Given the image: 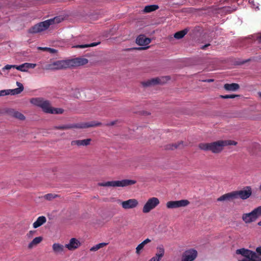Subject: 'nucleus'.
<instances>
[{"label":"nucleus","mask_w":261,"mask_h":261,"mask_svg":"<svg viewBox=\"0 0 261 261\" xmlns=\"http://www.w3.org/2000/svg\"><path fill=\"white\" fill-rule=\"evenodd\" d=\"M118 203L125 210L134 209L139 206V201L135 198L128 199L126 200H119Z\"/></svg>","instance_id":"9d476101"},{"label":"nucleus","mask_w":261,"mask_h":261,"mask_svg":"<svg viewBox=\"0 0 261 261\" xmlns=\"http://www.w3.org/2000/svg\"><path fill=\"white\" fill-rule=\"evenodd\" d=\"M81 243L78 239L75 238H72L70 239L69 243L66 244L65 245V247H66L68 250L73 251L78 248L81 246Z\"/></svg>","instance_id":"2eb2a0df"},{"label":"nucleus","mask_w":261,"mask_h":261,"mask_svg":"<svg viewBox=\"0 0 261 261\" xmlns=\"http://www.w3.org/2000/svg\"><path fill=\"white\" fill-rule=\"evenodd\" d=\"M188 31V30L187 29H185L182 31L177 32L174 34V37L177 39H181L187 34Z\"/></svg>","instance_id":"bb28decb"},{"label":"nucleus","mask_w":261,"mask_h":261,"mask_svg":"<svg viewBox=\"0 0 261 261\" xmlns=\"http://www.w3.org/2000/svg\"><path fill=\"white\" fill-rule=\"evenodd\" d=\"M197 256V252L195 249H189L185 251L182 255L181 261H193Z\"/></svg>","instance_id":"4468645a"},{"label":"nucleus","mask_w":261,"mask_h":261,"mask_svg":"<svg viewBox=\"0 0 261 261\" xmlns=\"http://www.w3.org/2000/svg\"><path fill=\"white\" fill-rule=\"evenodd\" d=\"M224 88L227 91H235L239 89V85L236 83L226 84Z\"/></svg>","instance_id":"b1692460"},{"label":"nucleus","mask_w":261,"mask_h":261,"mask_svg":"<svg viewBox=\"0 0 261 261\" xmlns=\"http://www.w3.org/2000/svg\"><path fill=\"white\" fill-rule=\"evenodd\" d=\"M190 202L186 199H182L176 201H169L166 204V207L169 209L176 208L181 207H185L188 205Z\"/></svg>","instance_id":"f8f14e48"},{"label":"nucleus","mask_w":261,"mask_h":261,"mask_svg":"<svg viewBox=\"0 0 261 261\" xmlns=\"http://www.w3.org/2000/svg\"><path fill=\"white\" fill-rule=\"evenodd\" d=\"M160 201L158 198L152 197L148 198L142 207V212L144 214H148L155 209L159 204Z\"/></svg>","instance_id":"6e6552de"},{"label":"nucleus","mask_w":261,"mask_h":261,"mask_svg":"<svg viewBox=\"0 0 261 261\" xmlns=\"http://www.w3.org/2000/svg\"><path fill=\"white\" fill-rule=\"evenodd\" d=\"M208 45H209V44H206V45H203V46L201 47V48H202V49H204L206 47L208 46Z\"/></svg>","instance_id":"09e8293b"},{"label":"nucleus","mask_w":261,"mask_h":261,"mask_svg":"<svg viewBox=\"0 0 261 261\" xmlns=\"http://www.w3.org/2000/svg\"><path fill=\"white\" fill-rule=\"evenodd\" d=\"M9 95L8 90H3L0 91V96Z\"/></svg>","instance_id":"58836bf2"},{"label":"nucleus","mask_w":261,"mask_h":261,"mask_svg":"<svg viewBox=\"0 0 261 261\" xmlns=\"http://www.w3.org/2000/svg\"><path fill=\"white\" fill-rule=\"evenodd\" d=\"M46 222V218L45 216H40L39 217L36 221H35L33 224V226L34 228H37L43 224H44Z\"/></svg>","instance_id":"412c9836"},{"label":"nucleus","mask_w":261,"mask_h":261,"mask_svg":"<svg viewBox=\"0 0 261 261\" xmlns=\"http://www.w3.org/2000/svg\"><path fill=\"white\" fill-rule=\"evenodd\" d=\"M36 66V64L24 63L20 65H16V69L22 72H28L30 68L33 69Z\"/></svg>","instance_id":"6ab92c4d"},{"label":"nucleus","mask_w":261,"mask_h":261,"mask_svg":"<svg viewBox=\"0 0 261 261\" xmlns=\"http://www.w3.org/2000/svg\"><path fill=\"white\" fill-rule=\"evenodd\" d=\"M237 142L232 140H219L211 143V151L213 153L221 152L224 146L228 145H236Z\"/></svg>","instance_id":"423d86ee"},{"label":"nucleus","mask_w":261,"mask_h":261,"mask_svg":"<svg viewBox=\"0 0 261 261\" xmlns=\"http://www.w3.org/2000/svg\"><path fill=\"white\" fill-rule=\"evenodd\" d=\"M213 81H214L213 79H208V80H206L204 81V82H208V83L212 82Z\"/></svg>","instance_id":"49530a36"},{"label":"nucleus","mask_w":261,"mask_h":261,"mask_svg":"<svg viewBox=\"0 0 261 261\" xmlns=\"http://www.w3.org/2000/svg\"><path fill=\"white\" fill-rule=\"evenodd\" d=\"M184 147V144L182 142H179L174 144H172L169 149H174L176 148H181Z\"/></svg>","instance_id":"7c9ffc66"},{"label":"nucleus","mask_w":261,"mask_h":261,"mask_svg":"<svg viewBox=\"0 0 261 261\" xmlns=\"http://www.w3.org/2000/svg\"><path fill=\"white\" fill-rule=\"evenodd\" d=\"M150 42L151 40L149 38H147L145 36H139L136 40V42L138 45L142 46V47H138L137 49L141 50L148 48L149 46L148 45L150 43Z\"/></svg>","instance_id":"ddd939ff"},{"label":"nucleus","mask_w":261,"mask_h":261,"mask_svg":"<svg viewBox=\"0 0 261 261\" xmlns=\"http://www.w3.org/2000/svg\"><path fill=\"white\" fill-rule=\"evenodd\" d=\"M157 252L155 256L161 259L165 253V249L163 245H160L156 247Z\"/></svg>","instance_id":"393cba45"},{"label":"nucleus","mask_w":261,"mask_h":261,"mask_svg":"<svg viewBox=\"0 0 261 261\" xmlns=\"http://www.w3.org/2000/svg\"><path fill=\"white\" fill-rule=\"evenodd\" d=\"M136 183V181L135 180L122 179L121 180H112L101 182L99 183L98 185L102 187H124L134 185Z\"/></svg>","instance_id":"39448f33"},{"label":"nucleus","mask_w":261,"mask_h":261,"mask_svg":"<svg viewBox=\"0 0 261 261\" xmlns=\"http://www.w3.org/2000/svg\"><path fill=\"white\" fill-rule=\"evenodd\" d=\"M98 44H99V42L92 43L91 44H83V45H79L75 46V47L76 48H86V47H88L95 46H96L97 45H98Z\"/></svg>","instance_id":"473e14b6"},{"label":"nucleus","mask_w":261,"mask_h":261,"mask_svg":"<svg viewBox=\"0 0 261 261\" xmlns=\"http://www.w3.org/2000/svg\"><path fill=\"white\" fill-rule=\"evenodd\" d=\"M72 60H59L46 64L44 67L46 70H57L69 68L73 65Z\"/></svg>","instance_id":"7ed1b4c3"},{"label":"nucleus","mask_w":261,"mask_h":261,"mask_svg":"<svg viewBox=\"0 0 261 261\" xmlns=\"http://www.w3.org/2000/svg\"><path fill=\"white\" fill-rule=\"evenodd\" d=\"M108 244V243H100L99 244H97L93 247H91L90 249V251H96L98 250V249L105 247Z\"/></svg>","instance_id":"c85d7f7f"},{"label":"nucleus","mask_w":261,"mask_h":261,"mask_svg":"<svg viewBox=\"0 0 261 261\" xmlns=\"http://www.w3.org/2000/svg\"><path fill=\"white\" fill-rule=\"evenodd\" d=\"M100 123H95L94 122H86L81 124H66V125H60L58 126H56V128L57 129H69L72 128H87L90 127H93L96 126L100 125Z\"/></svg>","instance_id":"1a4fd4ad"},{"label":"nucleus","mask_w":261,"mask_h":261,"mask_svg":"<svg viewBox=\"0 0 261 261\" xmlns=\"http://www.w3.org/2000/svg\"><path fill=\"white\" fill-rule=\"evenodd\" d=\"M47 51L51 54H54L57 53V50H56L55 49H54V48H51L48 47V49H47Z\"/></svg>","instance_id":"ea45409f"},{"label":"nucleus","mask_w":261,"mask_h":261,"mask_svg":"<svg viewBox=\"0 0 261 261\" xmlns=\"http://www.w3.org/2000/svg\"><path fill=\"white\" fill-rule=\"evenodd\" d=\"M42 237H38L34 238L28 245V248L31 249L39 244L42 241Z\"/></svg>","instance_id":"a878e982"},{"label":"nucleus","mask_w":261,"mask_h":261,"mask_svg":"<svg viewBox=\"0 0 261 261\" xmlns=\"http://www.w3.org/2000/svg\"><path fill=\"white\" fill-rule=\"evenodd\" d=\"M258 225L261 226V221L258 222Z\"/></svg>","instance_id":"603ef678"},{"label":"nucleus","mask_w":261,"mask_h":261,"mask_svg":"<svg viewBox=\"0 0 261 261\" xmlns=\"http://www.w3.org/2000/svg\"><path fill=\"white\" fill-rule=\"evenodd\" d=\"M251 7L255 10L258 9L259 4L258 0H248Z\"/></svg>","instance_id":"2f4dec72"},{"label":"nucleus","mask_w":261,"mask_h":261,"mask_svg":"<svg viewBox=\"0 0 261 261\" xmlns=\"http://www.w3.org/2000/svg\"><path fill=\"white\" fill-rule=\"evenodd\" d=\"M234 192L236 199L240 198L242 200H245L251 195L252 189L251 187L247 186L242 190Z\"/></svg>","instance_id":"9b49d317"},{"label":"nucleus","mask_w":261,"mask_h":261,"mask_svg":"<svg viewBox=\"0 0 261 261\" xmlns=\"http://www.w3.org/2000/svg\"><path fill=\"white\" fill-rule=\"evenodd\" d=\"M65 246L60 243H56L53 244L52 249L56 254H63L65 253Z\"/></svg>","instance_id":"a211bd4d"},{"label":"nucleus","mask_w":261,"mask_h":261,"mask_svg":"<svg viewBox=\"0 0 261 261\" xmlns=\"http://www.w3.org/2000/svg\"><path fill=\"white\" fill-rule=\"evenodd\" d=\"M260 216L261 206H259L250 213L243 214L242 218L245 223L249 224L255 221Z\"/></svg>","instance_id":"0eeeda50"},{"label":"nucleus","mask_w":261,"mask_h":261,"mask_svg":"<svg viewBox=\"0 0 261 261\" xmlns=\"http://www.w3.org/2000/svg\"><path fill=\"white\" fill-rule=\"evenodd\" d=\"M9 113L13 117L20 120H23L25 118V116L21 113L14 110H10Z\"/></svg>","instance_id":"5701e85b"},{"label":"nucleus","mask_w":261,"mask_h":261,"mask_svg":"<svg viewBox=\"0 0 261 261\" xmlns=\"http://www.w3.org/2000/svg\"><path fill=\"white\" fill-rule=\"evenodd\" d=\"M16 85L18 86L17 88H20L21 91L22 92L24 89L23 85L19 82H16Z\"/></svg>","instance_id":"a19ab883"},{"label":"nucleus","mask_w":261,"mask_h":261,"mask_svg":"<svg viewBox=\"0 0 261 261\" xmlns=\"http://www.w3.org/2000/svg\"><path fill=\"white\" fill-rule=\"evenodd\" d=\"M238 95L235 94H230V95H221L220 97L223 99H227V98H234L236 97H238Z\"/></svg>","instance_id":"e433bc0d"},{"label":"nucleus","mask_w":261,"mask_h":261,"mask_svg":"<svg viewBox=\"0 0 261 261\" xmlns=\"http://www.w3.org/2000/svg\"><path fill=\"white\" fill-rule=\"evenodd\" d=\"M199 147L203 150L211 151V143H200L199 145Z\"/></svg>","instance_id":"c756f323"},{"label":"nucleus","mask_w":261,"mask_h":261,"mask_svg":"<svg viewBox=\"0 0 261 261\" xmlns=\"http://www.w3.org/2000/svg\"><path fill=\"white\" fill-rule=\"evenodd\" d=\"M259 188L260 190H261V185H260V186H259Z\"/></svg>","instance_id":"864d4df0"},{"label":"nucleus","mask_w":261,"mask_h":261,"mask_svg":"<svg viewBox=\"0 0 261 261\" xmlns=\"http://www.w3.org/2000/svg\"><path fill=\"white\" fill-rule=\"evenodd\" d=\"M57 196V195L53 194H47L44 196V198L48 200H50Z\"/></svg>","instance_id":"f704fd0d"},{"label":"nucleus","mask_w":261,"mask_h":261,"mask_svg":"<svg viewBox=\"0 0 261 261\" xmlns=\"http://www.w3.org/2000/svg\"><path fill=\"white\" fill-rule=\"evenodd\" d=\"M252 37L254 41H257L259 43H261V34H258L254 35Z\"/></svg>","instance_id":"c9c22d12"},{"label":"nucleus","mask_w":261,"mask_h":261,"mask_svg":"<svg viewBox=\"0 0 261 261\" xmlns=\"http://www.w3.org/2000/svg\"><path fill=\"white\" fill-rule=\"evenodd\" d=\"M235 199L236 198L234 192L232 191L221 195L217 198V201L219 202H229Z\"/></svg>","instance_id":"f3484780"},{"label":"nucleus","mask_w":261,"mask_h":261,"mask_svg":"<svg viewBox=\"0 0 261 261\" xmlns=\"http://www.w3.org/2000/svg\"><path fill=\"white\" fill-rule=\"evenodd\" d=\"M256 251L258 253L261 255V246L257 247Z\"/></svg>","instance_id":"c03bdc74"},{"label":"nucleus","mask_w":261,"mask_h":261,"mask_svg":"<svg viewBox=\"0 0 261 261\" xmlns=\"http://www.w3.org/2000/svg\"><path fill=\"white\" fill-rule=\"evenodd\" d=\"M114 124H115L114 122H112L110 124V125H114Z\"/></svg>","instance_id":"8fccbe9b"},{"label":"nucleus","mask_w":261,"mask_h":261,"mask_svg":"<svg viewBox=\"0 0 261 261\" xmlns=\"http://www.w3.org/2000/svg\"><path fill=\"white\" fill-rule=\"evenodd\" d=\"M167 77L162 78H154L144 81L142 83V84L144 87H149L156 85L157 84H163L164 83V79H167Z\"/></svg>","instance_id":"dca6fc26"},{"label":"nucleus","mask_w":261,"mask_h":261,"mask_svg":"<svg viewBox=\"0 0 261 261\" xmlns=\"http://www.w3.org/2000/svg\"><path fill=\"white\" fill-rule=\"evenodd\" d=\"M16 65H9L7 64L6 66H5L3 68L2 70L5 71V70H10L12 68H15L16 69Z\"/></svg>","instance_id":"4c0bfd02"},{"label":"nucleus","mask_w":261,"mask_h":261,"mask_svg":"<svg viewBox=\"0 0 261 261\" xmlns=\"http://www.w3.org/2000/svg\"><path fill=\"white\" fill-rule=\"evenodd\" d=\"M158 8V6L156 5H148L145 7L143 11L145 13H149L157 10Z\"/></svg>","instance_id":"cd10ccee"},{"label":"nucleus","mask_w":261,"mask_h":261,"mask_svg":"<svg viewBox=\"0 0 261 261\" xmlns=\"http://www.w3.org/2000/svg\"><path fill=\"white\" fill-rule=\"evenodd\" d=\"M83 64L87 63V59H82Z\"/></svg>","instance_id":"de8ad7c7"},{"label":"nucleus","mask_w":261,"mask_h":261,"mask_svg":"<svg viewBox=\"0 0 261 261\" xmlns=\"http://www.w3.org/2000/svg\"><path fill=\"white\" fill-rule=\"evenodd\" d=\"M9 95H16L21 92L20 88H15L14 89H8Z\"/></svg>","instance_id":"72a5a7b5"},{"label":"nucleus","mask_w":261,"mask_h":261,"mask_svg":"<svg viewBox=\"0 0 261 261\" xmlns=\"http://www.w3.org/2000/svg\"><path fill=\"white\" fill-rule=\"evenodd\" d=\"M238 255H241L245 258L241 259L238 257V261H261V257L258 256L256 253L249 249L241 248L237 249L236 252Z\"/></svg>","instance_id":"20e7f679"},{"label":"nucleus","mask_w":261,"mask_h":261,"mask_svg":"<svg viewBox=\"0 0 261 261\" xmlns=\"http://www.w3.org/2000/svg\"><path fill=\"white\" fill-rule=\"evenodd\" d=\"M160 259L157 257V256H153L148 261H160Z\"/></svg>","instance_id":"79ce46f5"},{"label":"nucleus","mask_w":261,"mask_h":261,"mask_svg":"<svg viewBox=\"0 0 261 261\" xmlns=\"http://www.w3.org/2000/svg\"><path fill=\"white\" fill-rule=\"evenodd\" d=\"M258 95L261 97V92H258Z\"/></svg>","instance_id":"3c124183"},{"label":"nucleus","mask_w":261,"mask_h":261,"mask_svg":"<svg viewBox=\"0 0 261 261\" xmlns=\"http://www.w3.org/2000/svg\"><path fill=\"white\" fill-rule=\"evenodd\" d=\"M151 242V240L147 238L145 240H144L143 242H142L141 243H140L136 248V253L139 255L141 253V250L143 249L145 245H146L147 243H149Z\"/></svg>","instance_id":"4be33fe9"},{"label":"nucleus","mask_w":261,"mask_h":261,"mask_svg":"<svg viewBox=\"0 0 261 261\" xmlns=\"http://www.w3.org/2000/svg\"><path fill=\"white\" fill-rule=\"evenodd\" d=\"M38 49H39L42 50H44V51H47V49H48V47H38Z\"/></svg>","instance_id":"a18cd8bd"},{"label":"nucleus","mask_w":261,"mask_h":261,"mask_svg":"<svg viewBox=\"0 0 261 261\" xmlns=\"http://www.w3.org/2000/svg\"><path fill=\"white\" fill-rule=\"evenodd\" d=\"M35 233L34 231L31 230L27 233V236L29 238L32 237L34 233Z\"/></svg>","instance_id":"37998d69"},{"label":"nucleus","mask_w":261,"mask_h":261,"mask_svg":"<svg viewBox=\"0 0 261 261\" xmlns=\"http://www.w3.org/2000/svg\"><path fill=\"white\" fill-rule=\"evenodd\" d=\"M91 141V140L90 139L74 140L71 142V145H76L79 146H87L90 144Z\"/></svg>","instance_id":"aec40b11"},{"label":"nucleus","mask_w":261,"mask_h":261,"mask_svg":"<svg viewBox=\"0 0 261 261\" xmlns=\"http://www.w3.org/2000/svg\"><path fill=\"white\" fill-rule=\"evenodd\" d=\"M30 102L34 106L41 108L42 111L46 113L53 114H62L64 112L61 108H53L49 101L40 97L33 98L30 100Z\"/></svg>","instance_id":"f257e3e1"},{"label":"nucleus","mask_w":261,"mask_h":261,"mask_svg":"<svg viewBox=\"0 0 261 261\" xmlns=\"http://www.w3.org/2000/svg\"><path fill=\"white\" fill-rule=\"evenodd\" d=\"M63 20V18L60 16L55 17L38 23L34 25L30 30L31 33H38L47 30L50 25L59 23Z\"/></svg>","instance_id":"f03ea898"}]
</instances>
